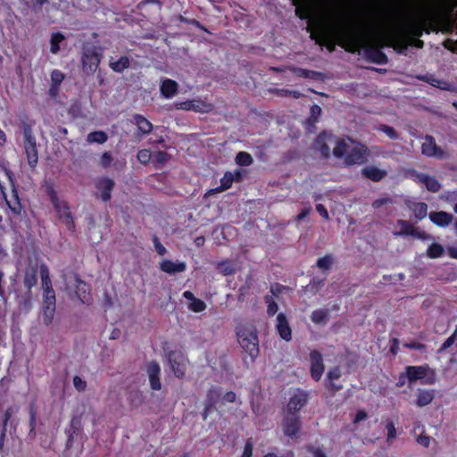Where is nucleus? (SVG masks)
<instances>
[{"mask_svg":"<svg viewBox=\"0 0 457 457\" xmlns=\"http://www.w3.org/2000/svg\"><path fill=\"white\" fill-rule=\"evenodd\" d=\"M421 153L425 156L436 157L440 160L447 157L445 152L436 145L434 137L430 135L425 136L424 142L421 145Z\"/></svg>","mask_w":457,"mask_h":457,"instance_id":"nucleus-12","label":"nucleus"},{"mask_svg":"<svg viewBox=\"0 0 457 457\" xmlns=\"http://www.w3.org/2000/svg\"><path fill=\"white\" fill-rule=\"evenodd\" d=\"M308 451L312 453L313 457H327V454L325 453V452L319 447L312 446L308 449Z\"/></svg>","mask_w":457,"mask_h":457,"instance_id":"nucleus-64","label":"nucleus"},{"mask_svg":"<svg viewBox=\"0 0 457 457\" xmlns=\"http://www.w3.org/2000/svg\"><path fill=\"white\" fill-rule=\"evenodd\" d=\"M134 120L141 133L149 134L152 131L153 124L143 115L135 114Z\"/></svg>","mask_w":457,"mask_h":457,"instance_id":"nucleus-30","label":"nucleus"},{"mask_svg":"<svg viewBox=\"0 0 457 457\" xmlns=\"http://www.w3.org/2000/svg\"><path fill=\"white\" fill-rule=\"evenodd\" d=\"M337 380H324L325 388L332 395L340 391L343 388V386L340 383H336Z\"/></svg>","mask_w":457,"mask_h":457,"instance_id":"nucleus-48","label":"nucleus"},{"mask_svg":"<svg viewBox=\"0 0 457 457\" xmlns=\"http://www.w3.org/2000/svg\"><path fill=\"white\" fill-rule=\"evenodd\" d=\"M108 135L106 132L98 130V131H93L90 132L87 137V141L90 144L97 143V144H104L107 141Z\"/></svg>","mask_w":457,"mask_h":457,"instance_id":"nucleus-37","label":"nucleus"},{"mask_svg":"<svg viewBox=\"0 0 457 457\" xmlns=\"http://www.w3.org/2000/svg\"><path fill=\"white\" fill-rule=\"evenodd\" d=\"M152 240H153L156 253L161 256L166 254L167 250H166L165 246L160 242V239L156 235L153 236Z\"/></svg>","mask_w":457,"mask_h":457,"instance_id":"nucleus-52","label":"nucleus"},{"mask_svg":"<svg viewBox=\"0 0 457 457\" xmlns=\"http://www.w3.org/2000/svg\"><path fill=\"white\" fill-rule=\"evenodd\" d=\"M146 372L148 375L149 384L151 389L158 391L162 388V383L160 379L161 368L160 365L152 361L147 364Z\"/></svg>","mask_w":457,"mask_h":457,"instance_id":"nucleus-18","label":"nucleus"},{"mask_svg":"<svg viewBox=\"0 0 457 457\" xmlns=\"http://www.w3.org/2000/svg\"><path fill=\"white\" fill-rule=\"evenodd\" d=\"M167 359L175 377L183 378L187 370L184 353L181 351H170L167 353Z\"/></svg>","mask_w":457,"mask_h":457,"instance_id":"nucleus-9","label":"nucleus"},{"mask_svg":"<svg viewBox=\"0 0 457 457\" xmlns=\"http://www.w3.org/2000/svg\"><path fill=\"white\" fill-rule=\"evenodd\" d=\"M160 270L167 274H175L184 272L187 270V264L184 262L177 261L173 262L170 260H163L160 262Z\"/></svg>","mask_w":457,"mask_h":457,"instance_id":"nucleus-23","label":"nucleus"},{"mask_svg":"<svg viewBox=\"0 0 457 457\" xmlns=\"http://www.w3.org/2000/svg\"><path fill=\"white\" fill-rule=\"evenodd\" d=\"M386 430V442L388 444H391L394 440H395L396 436H397V434H396V429H395V423L393 420H388L386 423V427H385Z\"/></svg>","mask_w":457,"mask_h":457,"instance_id":"nucleus-43","label":"nucleus"},{"mask_svg":"<svg viewBox=\"0 0 457 457\" xmlns=\"http://www.w3.org/2000/svg\"><path fill=\"white\" fill-rule=\"evenodd\" d=\"M397 224L401 228V231L398 233L399 235H406V236H416L420 237L417 228H415L411 222L403 220H398Z\"/></svg>","mask_w":457,"mask_h":457,"instance_id":"nucleus-34","label":"nucleus"},{"mask_svg":"<svg viewBox=\"0 0 457 457\" xmlns=\"http://www.w3.org/2000/svg\"><path fill=\"white\" fill-rule=\"evenodd\" d=\"M113 161L112 155L110 152H104L100 159V165L103 168H108L111 166L112 162Z\"/></svg>","mask_w":457,"mask_h":457,"instance_id":"nucleus-55","label":"nucleus"},{"mask_svg":"<svg viewBox=\"0 0 457 457\" xmlns=\"http://www.w3.org/2000/svg\"><path fill=\"white\" fill-rule=\"evenodd\" d=\"M333 155L337 159H343L346 166L360 165L367 161L369 149L361 143L353 145L345 139H337Z\"/></svg>","mask_w":457,"mask_h":457,"instance_id":"nucleus-3","label":"nucleus"},{"mask_svg":"<svg viewBox=\"0 0 457 457\" xmlns=\"http://www.w3.org/2000/svg\"><path fill=\"white\" fill-rule=\"evenodd\" d=\"M435 398L434 390L418 389L416 404L419 407H424L429 404Z\"/></svg>","mask_w":457,"mask_h":457,"instance_id":"nucleus-28","label":"nucleus"},{"mask_svg":"<svg viewBox=\"0 0 457 457\" xmlns=\"http://www.w3.org/2000/svg\"><path fill=\"white\" fill-rule=\"evenodd\" d=\"M281 427L285 436L297 437L302 428L301 416L284 412Z\"/></svg>","mask_w":457,"mask_h":457,"instance_id":"nucleus-10","label":"nucleus"},{"mask_svg":"<svg viewBox=\"0 0 457 457\" xmlns=\"http://www.w3.org/2000/svg\"><path fill=\"white\" fill-rule=\"evenodd\" d=\"M334 263V257L331 254H326L319 258L316 266L323 271H328Z\"/></svg>","mask_w":457,"mask_h":457,"instance_id":"nucleus-38","label":"nucleus"},{"mask_svg":"<svg viewBox=\"0 0 457 457\" xmlns=\"http://www.w3.org/2000/svg\"><path fill=\"white\" fill-rule=\"evenodd\" d=\"M51 84L61 86L64 79V74L60 70H54L50 75Z\"/></svg>","mask_w":457,"mask_h":457,"instance_id":"nucleus-50","label":"nucleus"},{"mask_svg":"<svg viewBox=\"0 0 457 457\" xmlns=\"http://www.w3.org/2000/svg\"><path fill=\"white\" fill-rule=\"evenodd\" d=\"M310 360H311V377L316 382L320 381L325 370L322 354L317 351L313 350L310 353Z\"/></svg>","mask_w":457,"mask_h":457,"instance_id":"nucleus-14","label":"nucleus"},{"mask_svg":"<svg viewBox=\"0 0 457 457\" xmlns=\"http://www.w3.org/2000/svg\"><path fill=\"white\" fill-rule=\"evenodd\" d=\"M359 3L362 12L366 14H370L375 11L376 6L371 2L368 0H361Z\"/></svg>","mask_w":457,"mask_h":457,"instance_id":"nucleus-54","label":"nucleus"},{"mask_svg":"<svg viewBox=\"0 0 457 457\" xmlns=\"http://www.w3.org/2000/svg\"><path fill=\"white\" fill-rule=\"evenodd\" d=\"M138 162L142 164H147L151 160V152L148 149L139 150L137 154Z\"/></svg>","mask_w":457,"mask_h":457,"instance_id":"nucleus-49","label":"nucleus"},{"mask_svg":"<svg viewBox=\"0 0 457 457\" xmlns=\"http://www.w3.org/2000/svg\"><path fill=\"white\" fill-rule=\"evenodd\" d=\"M274 92L280 96H292L295 99L302 96V94L299 91L290 90L287 88H276Z\"/></svg>","mask_w":457,"mask_h":457,"instance_id":"nucleus-46","label":"nucleus"},{"mask_svg":"<svg viewBox=\"0 0 457 457\" xmlns=\"http://www.w3.org/2000/svg\"><path fill=\"white\" fill-rule=\"evenodd\" d=\"M330 319V312L328 309H317L311 314V320L313 323L325 325Z\"/></svg>","mask_w":457,"mask_h":457,"instance_id":"nucleus-29","label":"nucleus"},{"mask_svg":"<svg viewBox=\"0 0 457 457\" xmlns=\"http://www.w3.org/2000/svg\"><path fill=\"white\" fill-rule=\"evenodd\" d=\"M75 293L78 298L83 303H87L91 299L90 286L83 281L78 274L75 275Z\"/></svg>","mask_w":457,"mask_h":457,"instance_id":"nucleus-22","label":"nucleus"},{"mask_svg":"<svg viewBox=\"0 0 457 457\" xmlns=\"http://www.w3.org/2000/svg\"><path fill=\"white\" fill-rule=\"evenodd\" d=\"M37 272L40 277V287L41 289L43 290V301L39 320H42V322L47 326L53 321L55 313V292L53 288L49 268L46 263H41L38 267V270L31 269L30 288L37 284Z\"/></svg>","mask_w":457,"mask_h":457,"instance_id":"nucleus-2","label":"nucleus"},{"mask_svg":"<svg viewBox=\"0 0 457 457\" xmlns=\"http://www.w3.org/2000/svg\"><path fill=\"white\" fill-rule=\"evenodd\" d=\"M389 203H392V200L389 197L378 198V199H376L372 203V207L375 208V209H378L381 206H383L384 204H389Z\"/></svg>","mask_w":457,"mask_h":457,"instance_id":"nucleus-61","label":"nucleus"},{"mask_svg":"<svg viewBox=\"0 0 457 457\" xmlns=\"http://www.w3.org/2000/svg\"><path fill=\"white\" fill-rule=\"evenodd\" d=\"M443 46L446 49H448V50H450L452 52H455V50L457 49V40L454 41L453 39L448 38V39L444 41Z\"/></svg>","mask_w":457,"mask_h":457,"instance_id":"nucleus-63","label":"nucleus"},{"mask_svg":"<svg viewBox=\"0 0 457 457\" xmlns=\"http://www.w3.org/2000/svg\"><path fill=\"white\" fill-rule=\"evenodd\" d=\"M411 177L413 178L414 181L417 183L424 184L426 179L425 178H428V174L420 173L416 170H411Z\"/></svg>","mask_w":457,"mask_h":457,"instance_id":"nucleus-60","label":"nucleus"},{"mask_svg":"<svg viewBox=\"0 0 457 457\" xmlns=\"http://www.w3.org/2000/svg\"><path fill=\"white\" fill-rule=\"evenodd\" d=\"M425 179H426V181H425L424 185L428 191L432 192V193H437L440 191L441 184L439 183V181L436 179L430 177L428 175V177L425 178Z\"/></svg>","mask_w":457,"mask_h":457,"instance_id":"nucleus-41","label":"nucleus"},{"mask_svg":"<svg viewBox=\"0 0 457 457\" xmlns=\"http://www.w3.org/2000/svg\"><path fill=\"white\" fill-rule=\"evenodd\" d=\"M287 69L295 76L300 78L310 79L313 80H322L324 78L323 73L320 71L307 70L296 66H288Z\"/></svg>","mask_w":457,"mask_h":457,"instance_id":"nucleus-24","label":"nucleus"},{"mask_svg":"<svg viewBox=\"0 0 457 457\" xmlns=\"http://www.w3.org/2000/svg\"><path fill=\"white\" fill-rule=\"evenodd\" d=\"M432 29L433 25L428 15L421 16L418 21L408 26V32L412 37L411 38H419L422 37L424 32L428 34Z\"/></svg>","mask_w":457,"mask_h":457,"instance_id":"nucleus-11","label":"nucleus"},{"mask_svg":"<svg viewBox=\"0 0 457 457\" xmlns=\"http://www.w3.org/2000/svg\"><path fill=\"white\" fill-rule=\"evenodd\" d=\"M335 139L333 134L328 133L325 130L321 131L315 139V145L320 152V154L324 158H328L330 155V148L328 142H332Z\"/></svg>","mask_w":457,"mask_h":457,"instance_id":"nucleus-19","label":"nucleus"},{"mask_svg":"<svg viewBox=\"0 0 457 457\" xmlns=\"http://www.w3.org/2000/svg\"><path fill=\"white\" fill-rule=\"evenodd\" d=\"M188 307L194 312H201L206 309V303L203 300L195 297L189 303Z\"/></svg>","mask_w":457,"mask_h":457,"instance_id":"nucleus-45","label":"nucleus"},{"mask_svg":"<svg viewBox=\"0 0 457 457\" xmlns=\"http://www.w3.org/2000/svg\"><path fill=\"white\" fill-rule=\"evenodd\" d=\"M322 110L318 104H312L310 109V116L307 118L306 123L309 127L316 129L315 124L318 122Z\"/></svg>","mask_w":457,"mask_h":457,"instance_id":"nucleus-33","label":"nucleus"},{"mask_svg":"<svg viewBox=\"0 0 457 457\" xmlns=\"http://www.w3.org/2000/svg\"><path fill=\"white\" fill-rule=\"evenodd\" d=\"M169 159V154L165 151H158L154 154V160L156 162L164 164Z\"/></svg>","mask_w":457,"mask_h":457,"instance_id":"nucleus-58","label":"nucleus"},{"mask_svg":"<svg viewBox=\"0 0 457 457\" xmlns=\"http://www.w3.org/2000/svg\"><path fill=\"white\" fill-rule=\"evenodd\" d=\"M384 40L386 46L394 48L398 54H403L409 46V41L400 36L391 35Z\"/></svg>","mask_w":457,"mask_h":457,"instance_id":"nucleus-21","label":"nucleus"},{"mask_svg":"<svg viewBox=\"0 0 457 457\" xmlns=\"http://www.w3.org/2000/svg\"><path fill=\"white\" fill-rule=\"evenodd\" d=\"M73 386L78 391L83 392L87 388V382L84 379H82L80 377L74 376Z\"/></svg>","mask_w":457,"mask_h":457,"instance_id":"nucleus-56","label":"nucleus"},{"mask_svg":"<svg viewBox=\"0 0 457 457\" xmlns=\"http://www.w3.org/2000/svg\"><path fill=\"white\" fill-rule=\"evenodd\" d=\"M310 400V393L302 388H296L290 396L285 412L299 415L298 412L307 405Z\"/></svg>","mask_w":457,"mask_h":457,"instance_id":"nucleus-8","label":"nucleus"},{"mask_svg":"<svg viewBox=\"0 0 457 457\" xmlns=\"http://www.w3.org/2000/svg\"><path fill=\"white\" fill-rule=\"evenodd\" d=\"M419 79L423 80V81H426V82L429 83V84H430V85H432V86L438 87H442L440 86V84H441V80L436 79H434V78H432V76H429V77H428V76H427V75H425V76H420V77H419Z\"/></svg>","mask_w":457,"mask_h":457,"instance_id":"nucleus-59","label":"nucleus"},{"mask_svg":"<svg viewBox=\"0 0 457 457\" xmlns=\"http://www.w3.org/2000/svg\"><path fill=\"white\" fill-rule=\"evenodd\" d=\"M46 191L59 220L65 224L69 230L74 231L75 223L68 203L58 198L57 193L52 186H49Z\"/></svg>","mask_w":457,"mask_h":457,"instance_id":"nucleus-5","label":"nucleus"},{"mask_svg":"<svg viewBox=\"0 0 457 457\" xmlns=\"http://www.w3.org/2000/svg\"><path fill=\"white\" fill-rule=\"evenodd\" d=\"M276 328L283 340L288 342L292 339V329L287 316L282 312L278 313L277 316Z\"/></svg>","mask_w":457,"mask_h":457,"instance_id":"nucleus-20","label":"nucleus"},{"mask_svg":"<svg viewBox=\"0 0 457 457\" xmlns=\"http://www.w3.org/2000/svg\"><path fill=\"white\" fill-rule=\"evenodd\" d=\"M239 345L253 362L260 353L257 330L253 325H242L237 328Z\"/></svg>","mask_w":457,"mask_h":457,"instance_id":"nucleus-4","label":"nucleus"},{"mask_svg":"<svg viewBox=\"0 0 457 457\" xmlns=\"http://www.w3.org/2000/svg\"><path fill=\"white\" fill-rule=\"evenodd\" d=\"M264 301L267 303V314L269 316H273L277 313L278 310V303L275 302L273 297L271 295H265Z\"/></svg>","mask_w":457,"mask_h":457,"instance_id":"nucleus-44","label":"nucleus"},{"mask_svg":"<svg viewBox=\"0 0 457 457\" xmlns=\"http://www.w3.org/2000/svg\"><path fill=\"white\" fill-rule=\"evenodd\" d=\"M115 182L107 177H100L96 181V188L99 195H97L103 202H109L112 198V192L114 189Z\"/></svg>","mask_w":457,"mask_h":457,"instance_id":"nucleus-13","label":"nucleus"},{"mask_svg":"<svg viewBox=\"0 0 457 457\" xmlns=\"http://www.w3.org/2000/svg\"><path fill=\"white\" fill-rule=\"evenodd\" d=\"M212 105L202 99L187 100L177 104V109L184 111H194L195 112H209Z\"/></svg>","mask_w":457,"mask_h":457,"instance_id":"nucleus-16","label":"nucleus"},{"mask_svg":"<svg viewBox=\"0 0 457 457\" xmlns=\"http://www.w3.org/2000/svg\"><path fill=\"white\" fill-rule=\"evenodd\" d=\"M130 65V61L128 56H120L117 61H111L109 63L110 68L118 73H121Z\"/></svg>","mask_w":457,"mask_h":457,"instance_id":"nucleus-31","label":"nucleus"},{"mask_svg":"<svg viewBox=\"0 0 457 457\" xmlns=\"http://www.w3.org/2000/svg\"><path fill=\"white\" fill-rule=\"evenodd\" d=\"M253 162L252 155L247 152H239L236 156V162L240 166H249Z\"/></svg>","mask_w":457,"mask_h":457,"instance_id":"nucleus-40","label":"nucleus"},{"mask_svg":"<svg viewBox=\"0 0 457 457\" xmlns=\"http://www.w3.org/2000/svg\"><path fill=\"white\" fill-rule=\"evenodd\" d=\"M410 209L414 213L417 220H423L428 213V205L423 202L413 203Z\"/></svg>","mask_w":457,"mask_h":457,"instance_id":"nucleus-35","label":"nucleus"},{"mask_svg":"<svg viewBox=\"0 0 457 457\" xmlns=\"http://www.w3.org/2000/svg\"><path fill=\"white\" fill-rule=\"evenodd\" d=\"M428 367L427 365L407 366L406 370H405V374L411 383L420 379L422 384H430L431 385V384L435 383L434 378L428 379L426 381L422 380L428 372Z\"/></svg>","mask_w":457,"mask_h":457,"instance_id":"nucleus-17","label":"nucleus"},{"mask_svg":"<svg viewBox=\"0 0 457 457\" xmlns=\"http://www.w3.org/2000/svg\"><path fill=\"white\" fill-rule=\"evenodd\" d=\"M102 54L95 46H84L82 49V69L87 74H94L99 67Z\"/></svg>","mask_w":457,"mask_h":457,"instance_id":"nucleus-7","label":"nucleus"},{"mask_svg":"<svg viewBox=\"0 0 457 457\" xmlns=\"http://www.w3.org/2000/svg\"><path fill=\"white\" fill-rule=\"evenodd\" d=\"M253 450V440L252 437L247 438L244 446V451L241 457H252Z\"/></svg>","mask_w":457,"mask_h":457,"instance_id":"nucleus-53","label":"nucleus"},{"mask_svg":"<svg viewBox=\"0 0 457 457\" xmlns=\"http://www.w3.org/2000/svg\"><path fill=\"white\" fill-rule=\"evenodd\" d=\"M218 270H220V272L224 275V276H230V275H234L237 271L234 264H232L230 262L228 261H223V262H220L219 264H218Z\"/></svg>","mask_w":457,"mask_h":457,"instance_id":"nucleus-39","label":"nucleus"},{"mask_svg":"<svg viewBox=\"0 0 457 457\" xmlns=\"http://www.w3.org/2000/svg\"><path fill=\"white\" fill-rule=\"evenodd\" d=\"M444 253V248L441 245L433 243L431 244L427 251V254L431 259H436L440 257Z\"/></svg>","mask_w":457,"mask_h":457,"instance_id":"nucleus-42","label":"nucleus"},{"mask_svg":"<svg viewBox=\"0 0 457 457\" xmlns=\"http://www.w3.org/2000/svg\"><path fill=\"white\" fill-rule=\"evenodd\" d=\"M429 219L434 224L445 227L452 222L453 215L444 211L432 212L429 213Z\"/></svg>","mask_w":457,"mask_h":457,"instance_id":"nucleus-27","label":"nucleus"},{"mask_svg":"<svg viewBox=\"0 0 457 457\" xmlns=\"http://www.w3.org/2000/svg\"><path fill=\"white\" fill-rule=\"evenodd\" d=\"M221 396L220 388L212 386L211 387L206 394V398L204 400V408L202 412L203 420H205L210 412L216 410V405L219 403Z\"/></svg>","mask_w":457,"mask_h":457,"instance_id":"nucleus-15","label":"nucleus"},{"mask_svg":"<svg viewBox=\"0 0 457 457\" xmlns=\"http://www.w3.org/2000/svg\"><path fill=\"white\" fill-rule=\"evenodd\" d=\"M342 376L341 370L338 366L330 369L327 374L325 379L328 380H338Z\"/></svg>","mask_w":457,"mask_h":457,"instance_id":"nucleus-51","label":"nucleus"},{"mask_svg":"<svg viewBox=\"0 0 457 457\" xmlns=\"http://www.w3.org/2000/svg\"><path fill=\"white\" fill-rule=\"evenodd\" d=\"M178 83L170 79H163L160 86L161 94L166 99L173 97L178 93Z\"/></svg>","mask_w":457,"mask_h":457,"instance_id":"nucleus-26","label":"nucleus"},{"mask_svg":"<svg viewBox=\"0 0 457 457\" xmlns=\"http://www.w3.org/2000/svg\"><path fill=\"white\" fill-rule=\"evenodd\" d=\"M364 38V46L361 47L364 51L365 58L368 62L384 65L388 62L387 55L381 50L383 46H386L385 40L380 39L377 45H370L368 43L364 33L362 32Z\"/></svg>","mask_w":457,"mask_h":457,"instance_id":"nucleus-6","label":"nucleus"},{"mask_svg":"<svg viewBox=\"0 0 457 457\" xmlns=\"http://www.w3.org/2000/svg\"><path fill=\"white\" fill-rule=\"evenodd\" d=\"M454 340L453 337H449L442 345L441 346L439 347L438 349V353H444L445 351H446L448 348H450L453 344H454Z\"/></svg>","mask_w":457,"mask_h":457,"instance_id":"nucleus-62","label":"nucleus"},{"mask_svg":"<svg viewBox=\"0 0 457 457\" xmlns=\"http://www.w3.org/2000/svg\"><path fill=\"white\" fill-rule=\"evenodd\" d=\"M295 7V16L301 20H308L307 31L310 37L317 45L326 46L329 52H334L339 46L346 52L360 54L364 46L362 31L348 25L314 17V4L312 0H292Z\"/></svg>","mask_w":457,"mask_h":457,"instance_id":"nucleus-1","label":"nucleus"},{"mask_svg":"<svg viewBox=\"0 0 457 457\" xmlns=\"http://www.w3.org/2000/svg\"><path fill=\"white\" fill-rule=\"evenodd\" d=\"M234 181V176L230 171H227L220 179V185L212 191L214 193H220L231 187Z\"/></svg>","mask_w":457,"mask_h":457,"instance_id":"nucleus-32","label":"nucleus"},{"mask_svg":"<svg viewBox=\"0 0 457 457\" xmlns=\"http://www.w3.org/2000/svg\"><path fill=\"white\" fill-rule=\"evenodd\" d=\"M361 175L373 182H379L386 177L387 172L376 166H366L361 169Z\"/></svg>","mask_w":457,"mask_h":457,"instance_id":"nucleus-25","label":"nucleus"},{"mask_svg":"<svg viewBox=\"0 0 457 457\" xmlns=\"http://www.w3.org/2000/svg\"><path fill=\"white\" fill-rule=\"evenodd\" d=\"M379 130L384 132L390 139H398L399 134L398 132L391 126L381 124L379 126Z\"/></svg>","mask_w":457,"mask_h":457,"instance_id":"nucleus-47","label":"nucleus"},{"mask_svg":"<svg viewBox=\"0 0 457 457\" xmlns=\"http://www.w3.org/2000/svg\"><path fill=\"white\" fill-rule=\"evenodd\" d=\"M441 6L446 9L447 12H452L454 8L457 6V4L454 0H438Z\"/></svg>","mask_w":457,"mask_h":457,"instance_id":"nucleus-57","label":"nucleus"},{"mask_svg":"<svg viewBox=\"0 0 457 457\" xmlns=\"http://www.w3.org/2000/svg\"><path fill=\"white\" fill-rule=\"evenodd\" d=\"M65 39V37L61 32H54L50 38V52L56 54L60 51V44Z\"/></svg>","mask_w":457,"mask_h":457,"instance_id":"nucleus-36","label":"nucleus"}]
</instances>
